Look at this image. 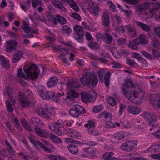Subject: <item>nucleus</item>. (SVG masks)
I'll return each instance as SVG.
<instances>
[{
    "mask_svg": "<svg viewBox=\"0 0 160 160\" xmlns=\"http://www.w3.org/2000/svg\"><path fill=\"white\" fill-rule=\"evenodd\" d=\"M136 85L130 79L126 80L122 85V89L125 97L128 99L132 100L137 98H140L143 96V93L141 89L137 91L133 89Z\"/></svg>",
    "mask_w": 160,
    "mask_h": 160,
    "instance_id": "f257e3e1",
    "label": "nucleus"
},
{
    "mask_svg": "<svg viewBox=\"0 0 160 160\" xmlns=\"http://www.w3.org/2000/svg\"><path fill=\"white\" fill-rule=\"evenodd\" d=\"M24 71L27 74V76L24 75V73L22 72V68H19L18 72L19 77L23 78L26 79H30L31 80H33L37 78L38 75V73L39 71V69L35 65H32Z\"/></svg>",
    "mask_w": 160,
    "mask_h": 160,
    "instance_id": "f03ea898",
    "label": "nucleus"
},
{
    "mask_svg": "<svg viewBox=\"0 0 160 160\" xmlns=\"http://www.w3.org/2000/svg\"><path fill=\"white\" fill-rule=\"evenodd\" d=\"M81 83L84 86L91 87L97 84L98 79L94 73L87 72L84 73L80 78Z\"/></svg>",
    "mask_w": 160,
    "mask_h": 160,
    "instance_id": "7ed1b4c3",
    "label": "nucleus"
},
{
    "mask_svg": "<svg viewBox=\"0 0 160 160\" xmlns=\"http://www.w3.org/2000/svg\"><path fill=\"white\" fill-rule=\"evenodd\" d=\"M137 145V141H128L122 144L120 148L122 150L130 152L136 148Z\"/></svg>",
    "mask_w": 160,
    "mask_h": 160,
    "instance_id": "20e7f679",
    "label": "nucleus"
},
{
    "mask_svg": "<svg viewBox=\"0 0 160 160\" xmlns=\"http://www.w3.org/2000/svg\"><path fill=\"white\" fill-rule=\"evenodd\" d=\"M98 74L99 80L102 82L103 79L105 80L104 83L105 85L108 87L109 86V78L111 73L109 72H107L105 74L104 70L101 69L99 70L98 72Z\"/></svg>",
    "mask_w": 160,
    "mask_h": 160,
    "instance_id": "39448f33",
    "label": "nucleus"
},
{
    "mask_svg": "<svg viewBox=\"0 0 160 160\" xmlns=\"http://www.w3.org/2000/svg\"><path fill=\"white\" fill-rule=\"evenodd\" d=\"M144 117L148 123L149 126L152 127L157 125V120L156 116L152 113L145 112L144 113Z\"/></svg>",
    "mask_w": 160,
    "mask_h": 160,
    "instance_id": "423d86ee",
    "label": "nucleus"
},
{
    "mask_svg": "<svg viewBox=\"0 0 160 160\" xmlns=\"http://www.w3.org/2000/svg\"><path fill=\"white\" fill-rule=\"evenodd\" d=\"M18 95L20 99L19 102L22 107L23 108H27L29 107L30 105H32V103L29 102L24 93L19 92Z\"/></svg>",
    "mask_w": 160,
    "mask_h": 160,
    "instance_id": "0eeeda50",
    "label": "nucleus"
},
{
    "mask_svg": "<svg viewBox=\"0 0 160 160\" xmlns=\"http://www.w3.org/2000/svg\"><path fill=\"white\" fill-rule=\"evenodd\" d=\"M81 95L82 101L86 103L88 102H93L96 99V95L94 96H92L85 92H82Z\"/></svg>",
    "mask_w": 160,
    "mask_h": 160,
    "instance_id": "6e6552de",
    "label": "nucleus"
},
{
    "mask_svg": "<svg viewBox=\"0 0 160 160\" xmlns=\"http://www.w3.org/2000/svg\"><path fill=\"white\" fill-rule=\"evenodd\" d=\"M87 9L88 11L96 16H97L100 12L99 7L93 2L88 5Z\"/></svg>",
    "mask_w": 160,
    "mask_h": 160,
    "instance_id": "1a4fd4ad",
    "label": "nucleus"
},
{
    "mask_svg": "<svg viewBox=\"0 0 160 160\" xmlns=\"http://www.w3.org/2000/svg\"><path fill=\"white\" fill-rule=\"evenodd\" d=\"M55 93L52 91H48V94L49 97V99L51 98L54 100L55 101L59 103L61 102L60 100L61 97L64 95V93L62 92V94L60 93H58L55 95Z\"/></svg>",
    "mask_w": 160,
    "mask_h": 160,
    "instance_id": "9d476101",
    "label": "nucleus"
},
{
    "mask_svg": "<svg viewBox=\"0 0 160 160\" xmlns=\"http://www.w3.org/2000/svg\"><path fill=\"white\" fill-rule=\"evenodd\" d=\"M39 127H36L34 128V130L36 133L40 137H48L49 136V133L47 132L45 130Z\"/></svg>",
    "mask_w": 160,
    "mask_h": 160,
    "instance_id": "9b49d317",
    "label": "nucleus"
},
{
    "mask_svg": "<svg viewBox=\"0 0 160 160\" xmlns=\"http://www.w3.org/2000/svg\"><path fill=\"white\" fill-rule=\"evenodd\" d=\"M51 3L55 8L59 9L61 11L64 12L66 11V9L60 1L58 0H54L52 1Z\"/></svg>",
    "mask_w": 160,
    "mask_h": 160,
    "instance_id": "f8f14e48",
    "label": "nucleus"
},
{
    "mask_svg": "<svg viewBox=\"0 0 160 160\" xmlns=\"http://www.w3.org/2000/svg\"><path fill=\"white\" fill-rule=\"evenodd\" d=\"M135 39L137 41V43L139 45H145L147 44L148 42V37L144 34H141L139 35Z\"/></svg>",
    "mask_w": 160,
    "mask_h": 160,
    "instance_id": "ddd939ff",
    "label": "nucleus"
},
{
    "mask_svg": "<svg viewBox=\"0 0 160 160\" xmlns=\"http://www.w3.org/2000/svg\"><path fill=\"white\" fill-rule=\"evenodd\" d=\"M36 112L39 115L47 120L50 119V117L46 112L42 108L37 107L36 109Z\"/></svg>",
    "mask_w": 160,
    "mask_h": 160,
    "instance_id": "4468645a",
    "label": "nucleus"
},
{
    "mask_svg": "<svg viewBox=\"0 0 160 160\" xmlns=\"http://www.w3.org/2000/svg\"><path fill=\"white\" fill-rule=\"evenodd\" d=\"M0 62L2 66L6 69L8 70L9 68V61L4 57L0 56Z\"/></svg>",
    "mask_w": 160,
    "mask_h": 160,
    "instance_id": "2eb2a0df",
    "label": "nucleus"
},
{
    "mask_svg": "<svg viewBox=\"0 0 160 160\" xmlns=\"http://www.w3.org/2000/svg\"><path fill=\"white\" fill-rule=\"evenodd\" d=\"M29 123L31 125H34L36 127H39L43 126L44 123L39 118L36 117H32L29 121Z\"/></svg>",
    "mask_w": 160,
    "mask_h": 160,
    "instance_id": "dca6fc26",
    "label": "nucleus"
},
{
    "mask_svg": "<svg viewBox=\"0 0 160 160\" xmlns=\"http://www.w3.org/2000/svg\"><path fill=\"white\" fill-rule=\"evenodd\" d=\"M127 110L131 113L134 115L139 114L140 111V108L137 106H129L127 108Z\"/></svg>",
    "mask_w": 160,
    "mask_h": 160,
    "instance_id": "f3484780",
    "label": "nucleus"
},
{
    "mask_svg": "<svg viewBox=\"0 0 160 160\" xmlns=\"http://www.w3.org/2000/svg\"><path fill=\"white\" fill-rule=\"evenodd\" d=\"M68 96L67 98L72 100H74V98H77L78 97L79 94L74 90L70 89L69 91L67 92Z\"/></svg>",
    "mask_w": 160,
    "mask_h": 160,
    "instance_id": "a211bd4d",
    "label": "nucleus"
},
{
    "mask_svg": "<svg viewBox=\"0 0 160 160\" xmlns=\"http://www.w3.org/2000/svg\"><path fill=\"white\" fill-rule=\"evenodd\" d=\"M147 151L152 153H158L160 152V144L152 145L148 149Z\"/></svg>",
    "mask_w": 160,
    "mask_h": 160,
    "instance_id": "6ab92c4d",
    "label": "nucleus"
},
{
    "mask_svg": "<svg viewBox=\"0 0 160 160\" xmlns=\"http://www.w3.org/2000/svg\"><path fill=\"white\" fill-rule=\"evenodd\" d=\"M102 23L104 26L108 27L110 24L109 18L108 13L106 12L103 13L102 16Z\"/></svg>",
    "mask_w": 160,
    "mask_h": 160,
    "instance_id": "aec40b11",
    "label": "nucleus"
},
{
    "mask_svg": "<svg viewBox=\"0 0 160 160\" xmlns=\"http://www.w3.org/2000/svg\"><path fill=\"white\" fill-rule=\"evenodd\" d=\"M103 38L106 43L111 44L112 43L113 41L112 37L110 34L109 31H108L106 32Z\"/></svg>",
    "mask_w": 160,
    "mask_h": 160,
    "instance_id": "412c9836",
    "label": "nucleus"
},
{
    "mask_svg": "<svg viewBox=\"0 0 160 160\" xmlns=\"http://www.w3.org/2000/svg\"><path fill=\"white\" fill-rule=\"evenodd\" d=\"M22 55V51H17L12 57L13 63H15L19 61Z\"/></svg>",
    "mask_w": 160,
    "mask_h": 160,
    "instance_id": "4be33fe9",
    "label": "nucleus"
},
{
    "mask_svg": "<svg viewBox=\"0 0 160 160\" xmlns=\"http://www.w3.org/2000/svg\"><path fill=\"white\" fill-rule=\"evenodd\" d=\"M127 31L129 32V36L132 38H134L137 35L135 29L134 27L128 25L127 26Z\"/></svg>",
    "mask_w": 160,
    "mask_h": 160,
    "instance_id": "5701e85b",
    "label": "nucleus"
},
{
    "mask_svg": "<svg viewBox=\"0 0 160 160\" xmlns=\"http://www.w3.org/2000/svg\"><path fill=\"white\" fill-rule=\"evenodd\" d=\"M114 153L112 152H106L103 155V158L105 160H117L116 158L112 157Z\"/></svg>",
    "mask_w": 160,
    "mask_h": 160,
    "instance_id": "b1692460",
    "label": "nucleus"
},
{
    "mask_svg": "<svg viewBox=\"0 0 160 160\" xmlns=\"http://www.w3.org/2000/svg\"><path fill=\"white\" fill-rule=\"evenodd\" d=\"M158 9H160V2H157L154 5V8L150 11V17L151 16H154L156 15V12L157 11Z\"/></svg>",
    "mask_w": 160,
    "mask_h": 160,
    "instance_id": "393cba45",
    "label": "nucleus"
},
{
    "mask_svg": "<svg viewBox=\"0 0 160 160\" xmlns=\"http://www.w3.org/2000/svg\"><path fill=\"white\" fill-rule=\"evenodd\" d=\"M22 28L26 33L31 32V30H33V28L29 26L28 24L25 21L22 22Z\"/></svg>",
    "mask_w": 160,
    "mask_h": 160,
    "instance_id": "a878e982",
    "label": "nucleus"
},
{
    "mask_svg": "<svg viewBox=\"0 0 160 160\" xmlns=\"http://www.w3.org/2000/svg\"><path fill=\"white\" fill-rule=\"evenodd\" d=\"M136 23L137 25L141 29L147 32L151 30V28L149 26L139 22H137Z\"/></svg>",
    "mask_w": 160,
    "mask_h": 160,
    "instance_id": "bb28decb",
    "label": "nucleus"
},
{
    "mask_svg": "<svg viewBox=\"0 0 160 160\" xmlns=\"http://www.w3.org/2000/svg\"><path fill=\"white\" fill-rule=\"evenodd\" d=\"M139 44L137 43V41L134 39L129 41L128 47L133 50H137L138 48L137 45Z\"/></svg>",
    "mask_w": 160,
    "mask_h": 160,
    "instance_id": "cd10ccee",
    "label": "nucleus"
},
{
    "mask_svg": "<svg viewBox=\"0 0 160 160\" xmlns=\"http://www.w3.org/2000/svg\"><path fill=\"white\" fill-rule=\"evenodd\" d=\"M58 82V79L55 77H51L49 79L47 84L48 87H51L54 86Z\"/></svg>",
    "mask_w": 160,
    "mask_h": 160,
    "instance_id": "c85d7f7f",
    "label": "nucleus"
},
{
    "mask_svg": "<svg viewBox=\"0 0 160 160\" xmlns=\"http://www.w3.org/2000/svg\"><path fill=\"white\" fill-rule=\"evenodd\" d=\"M74 30L76 32L77 35H84V30L80 26L78 25H76L74 28Z\"/></svg>",
    "mask_w": 160,
    "mask_h": 160,
    "instance_id": "c756f323",
    "label": "nucleus"
},
{
    "mask_svg": "<svg viewBox=\"0 0 160 160\" xmlns=\"http://www.w3.org/2000/svg\"><path fill=\"white\" fill-rule=\"evenodd\" d=\"M88 46L92 49H95L97 50L100 48L99 45L96 42L92 41H90V42L88 43Z\"/></svg>",
    "mask_w": 160,
    "mask_h": 160,
    "instance_id": "7c9ffc66",
    "label": "nucleus"
},
{
    "mask_svg": "<svg viewBox=\"0 0 160 160\" xmlns=\"http://www.w3.org/2000/svg\"><path fill=\"white\" fill-rule=\"evenodd\" d=\"M111 50L113 56L115 58H120V53L117 49L115 47L113 46L111 48Z\"/></svg>",
    "mask_w": 160,
    "mask_h": 160,
    "instance_id": "2f4dec72",
    "label": "nucleus"
},
{
    "mask_svg": "<svg viewBox=\"0 0 160 160\" xmlns=\"http://www.w3.org/2000/svg\"><path fill=\"white\" fill-rule=\"evenodd\" d=\"M56 16V19L57 20V21L62 25L66 23V20L63 17L58 14Z\"/></svg>",
    "mask_w": 160,
    "mask_h": 160,
    "instance_id": "473e14b6",
    "label": "nucleus"
},
{
    "mask_svg": "<svg viewBox=\"0 0 160 160\" xmlns=\"http://www.w3.org/2000/svg\"><path fill=\"white\" fill-rule=\"evenodd\" d=\"M68 88H78L79 86L76 81H69L67 84Z\"/></svg>",
    "mask_w": 160,
    "mask_h": 160,
    "instance_id": "72a5a7b5",
    "label": "nucleus"
},
{
    "mask_svg": "<svg viewBox=\"0 0 160 160\" xmlns=\"http://www.w3.org/2000/svg\"><path fill=\"white\" fill-rule=\"evenodd\" d=\"M11 119L12 120L11 121L14 125L16 126V128H18L19 127L20 124L18 120V119L14 116L13 114L11 115Z\"/></svg>",
    "mask_w": 160,
    "mask_h": 160,
    "instance_id": "f704fd0d",
    "label": "nucleus"
},
{
    "mask_svg": "<svg viewBox=\"0 0 160 160\" xmlns=\"http://www.w3.org/2000/svg\"><path fill=\"white\" fill-rule=\"evenodd\" d=\"M74 108L76 109L79 115L80 113L83 114L86 112L84 108L80 105H75L74 107Z\"/></svg>",
    "mask_w": 160,
    "mask_h": 160,
    "instance_id": "c9c22d12",
    "label": "nucleus"
},
{
    "mask_svg": "<svg viewBox=\"0 0 160 160\" xmlns=\"http://www.w3.org/2000/svg\"><path fill=\"white\" fill-rule=\"evenodd\" d=\"M69 150L72 153L77 154L78 152L77 148L75 145H71L68 147Z\"/></svg>",
    "mask_w": 160,
    "mask_h": 160,
    "instance_id": "e433bc0d",
    "label": "nucleus"
},
{
    "mask_svg": "<svg viewBox=\"0 0 160 160\" xmlns=\"http://www.w3.org/2000/svg\"><path fill=\"white\" fill-rule=\"evenodd\" d=\"M48 158L51 160H66L65 158L58 155H50Z\"/></svg>",
    "mask_w": 160,
    "mask_h": 160,
    "instance_id": "4c0bfd02",
    "label": "nucleus"
},
{
    "mask_svg": "<svg viewBox=\"0 0 160 160\" xmlns=\"http://www.w3.org/2000/svg\"><path fill=\"white\" fill-rule=\"evenodd\" d=\"M84 126L86 128H88V130L92 129H93L95 126V122L93 121L89 120L88 122V123L86 124Z\"/></svg>",
    "mask_w": 160,
    "mask_h": 160,
    "instance_id": "58836bf2",
    "label": "nucleus"
},
{
    "mask_svg": "<svg viewBox=\"0 0 160 160\" xmlns=\"http://www.w3.org/2000/svg\"><path fill=\"white\" fill-rule=\"evenodd\" d=\"M70 114L72 117L74 118H77L79 116V114L75 108L71 109L69 111Z\"/></svg>",
    "mask_w": 160,
    "mask_h": 160,
    "instance_id": "ea45409f",
    "label": "nucleus"
},
{
    "mask_svg": "<svg viewBox=\"0 0 160 160\" xmlns=\"http://www.w3.org/2000/svg\"><path fill=\"white\" fill-rule=\"evenodd\" d=\"M69 5L73 10L76 11H78L79 8L77 4L73 0H72L71 2H69Z\"/></svg>",
    "mask_w": 160,
    "mask_h": 160,
    "instance_id": "a19ab883",
    "label": "nucleus"
},
{
    "mask_svg": "<svg viewBox=\"0 0 160 160\" xmlns=\"http://www.w3.org/2000/svg\"><path fill=\"white\" fill-rule=\"evenodd\" d=\"M32 5L34 8H35L38 6H42V0H32Z\"/></svg>",
    "mask_w": 160,
    "mask_h": 160,
    "instance_id": "79ce46f5",
    "label": "nucleus"
},
{
    "mask_svg": "<svg viewBox=\"0 0 160 160\" xmlns=\"http://www.w3.org/2000/svg\"><path fill=\"white\" fill-rule=\"evenodd\" d=\"M150 3L146 2L141 5L139 8V10L142 12L147 9L150 6Z\"/></svg>",
    "mask_w": 160,
    "mask_h": 160,
    "instance_id": "37998d69",
    "label": "nucleus"
},
{
    "mask_svg": "<svg viewBox=\"0 0 160 160\" xmlns=\"http://www.w3.org/2000/svg\"><path fill=\"white\" fill-rule=\"evenodd\" d=\"M108 103L112 106H115L116 104V102L114 98L112 97H110L107 98Z\"/></svg>",
    "mask_w": 160,
    "mask_h": 160,
    "instance_id": "c03bdc74",
    "label": "nucleus"
},
{
    "mask_svg": "<svg viewBox=\"0 0 160 160\" xmlns=\"http://www.w3.org/2000/svg\"><path fill=\"white\" fill-rule=\"evenodd\" d=\"M69 132L70 133L69 134V135H70L71 137L73 138H78V132L77 131L75 130H72L70 131Z\"/></svg>",
    "mask_w": 160,
    "mask_h": 160,
    "instance_id": "a18cd8bd",
    "label": "nucleus"
},
{
    "mask_svg": "<svg viewBox=\"0 0 160 160\" xmlns=\"http://www.w3.org/2000/svg\"><path fill=\"white\" fill-rule=\"evenodd\" d=\"M62 30L64 32L68 34L72 32L71 28H70L68 26L66 25L62 27Z\"/></svg>",
    "mask_w": 160,
    "mask_h": 160,
    "instance_id": "49530a36",
    "label": "nucleus"
},
{
    "mask_svg": "<svg viewBox=\"0 0 160 160\" xmlns=\"http://www.w3.org/2000/svg\"><path fill=\"white\" fill-rule=\"evenodd\" d=\"M84 150L87 152V153L90 155L94 154L95 151L92 148L88 147L84 148Z\"/></svg>",
    "mask_w": 160,
    "mask_h": 160,
    "instance_id": "de8ad7c7",
    "label": "nucleus"
},
{
    "mask_svg": "<svg viewBox=\"0 0 160 160\" xmlns=\"http://www.w3.org/2000/svg\"><path fill=\"white\" fill-rule=\"evenodd\" d=\"M103 109V108L101 105L94 107L93 109V112H100Z\"/></svg>",
    "mask_w": 160,
    "mask_h": 160,
    "instance_id": "09e8293b",
    "label": "nucleus"
},
{
    "mask_svg": "<svg viewBox=\"0 0 160 160\" xmlns=\"http://www.w3.org/2000/svg\"><path fill=\"white\" fill-rule=\"evenodd\" d=\"M19 155L24 160H32V158L28 155H25L22 152L19 153Z\"/></svg>",
    "mask_w": 160,
    "mask_h": 160,
    "instance_id": "8fccbe9b",
    "label": "nucleus"
},
{
    "mask_svg": "<svg viewBox=\"0 0 160 160\" xmlns=\"http://www.w3.org/2000/svg\"><path fill=\"white\" fill-rule=\"evenodd\" d=\"M19 155L24 160H32V158L28 155H25L22 152L19 153Z\"/></svg>",
    "mask_w": 160,
    "mask_h": 160,
    "instance_id": "3c124183",
    "label": "nucleus"
},
{
    "mask_svg": "<svg viewBox=\"0 0 160 160\" xmlns=\"http://www.w3.org/2000/svg\"><path fill=\"white\" fill-rule=\"evenodd\" d=\"M41 97L43 99L49 100V97L48 94V91H45L42 94H41Z\"/></svg>",
    "mask_w": 160,
    "mask_h": 160,
    "instance_id": "603ef678",
    "label": "nucleus"
},
{
    "mask_svg": "<svg viewBox=\"0 0 160 160\" xmlns=\"http://www.w3.org/2000/svg\"><path fill=\"white\" fill-rule=\"evenodd\" d=\"M152 53L154 57L155 58H158L160 57V52L157 49H153Z\"/></svg>",
    "mask_w": 160,
    "mask_h": 160,
    "instance_id": "864d4df0",
    "label": "nucleus"
},
{
    "mask_svg": "<svg viewBox=\"0 0 160 160\" xmlns=\"http://www.w3.org/2000/svg\"><path fill=\"white\" fill-rule=\"evenodd\" d=\"M115 138L116 141H119L125 138V136L121 134H117L114 136Z\"/></svg>",
    "mask_w": 160,
    "mask_h": 160,
    "instance_id": "5fc2aeb1",
    "label": "nucleus"
},
{
    "mask_svg": "<svg viewBox=\"0 0 160 160\" xmlns=\"http://www.w3.org/2000/svg\"><path fill=\"white\" fill-rule=\"evenodd\" d=\"M141 53L142 55L146 58L150 60H152V58L150 54L144 51H141Z\"/></svg>",
    "mask_w": 160,
    "mask_h": 160,
    "instance_id": "6e6d98bb",
    "label": "nucleus"
},
{
    "mask_svg": "<svg viewBox=\"0 0 160 160\" xmlns=\"http://www.w3.org/2000/svg\"><path fill=\"white\" fill-rule=\"evenodd\" d=\"M52 139L55 142L57 143H59L61 142V139L58 138L54 134H53L52 135Z\"/></svg>",
    "mask_w": 160,
    "mask_h": 160,
    "instance_id": "4d7b16f0",
    "label": "nucleus"
},
{
    "mask_svg": "<svg viewBox=\"0 0 160 160\" xmlns=\"http://www.w3.org/2000/svg\"><path fill=\"white\" fill-rule=\"evenodd\" d=\"M17 44V43L15 41H11V52L12 50H15L17 49L16 47Z\"/></svg>",
    "mask_w": 160,
    "mask_h": 160,
    "instance_id": "13d9d810",
    "label": "nucleus"
},
{
    "mask_svg": "<svg viewBox=\"0 0 160 160\" xmlns=\"http://www.w3.org/2000/svg\"><path fill=\"white\" fill-rule=\"evenodd\" d=\"M22 123L23 126L29 131L32 130L31 128H30L28 126V123L25 120H23L22 121Z\"/></svg>",
    "mask_w": 160,
    "mask_h": 160,
    "instance_id": "bf43d9fd",
    "label": "nucleus"
},
{
    "mask_svg": "<svg viewBox=\"0 0 160 160\" xmlns=\"http://www.w3.org/2000/svg\"><path fill=\"white\" fill-rule=\"evenodd\" d=\"M48 19L49 20L52 22L54 25H56L57 24V20L56 19V16L55 17L52 15H50L49 18H48Z\"/></svg>",
    "mask_w": 160,
    "mask_h": 160,
    "instance_id": "052dcab7",
    "label": "nucleus"
},
{
    "mask_svg": "<svg viewBox=\"0 0 160 160\" xmlns=\"http://www.w3.org/2000/svg\"><path fill=\"white\" fill-rule=\"evenodd\" d=\"M36 17L39 20L42 22H46L45 18L43 15L41 16L37 15V16H36Z\"/></svg>",
    "mask_w": 160,
    "mask_h": 160,
    "instance_id": "680f3d73",
    "label": "nucleus"
},
{
    "mask_svg": "<svg viewBox=\"0 0 160 160\" xmlns=\"http://www.w3.org/2000/svg\"><path fill=\"white\" fill-rule=\"evenodd\" d=\"M88 133L92 135H97L99 134V132L92 129L88 130Z\"/></svg>",
    "mask_w": 160,
    "mask_h": 160,
    "instance_id": "e2e57ef3",
    "label": "nucleus"
},
{
    "mask_svg": "<svg viewBox=\"0 0 160 160\" xmlns=\"http://www.w3.org/2000/svg\"><path fill=\"white\" fill-rule=\"evenodd\" d=\"M154 29V32L160 37V26L155 27Z\"/></svg>",
    "mask_w": 160,
    "mask_h": 160,
    "instance_id": "0e129e2a",
    "label": "nucleus"
},
{
    "mask_svg": "<svg viewBox=\"0 0 160 160\" xmlns=\"http://www.w3.org/2000/svg\"><path fill=\"white\" fill-rule=\"evenodd\" d=\"M37 91L38 94L41 96L42 94L44 92L42 87L41 85H39L37 88Z\"/></svg>",
    "mask_w": 160,
    "mask_h": 160,
    "instance_id": "69168bd1",
    "label": "nucleus"
},
{
    "mask_svg": "<svg viewBox=\"0 0 160 160\" xmlns=\"http://www.w3.org/2000/svg\"><path fill=\"white\" fill-rule=\"evenodd\" d=\"M55 124L59 128H62L63 127V122L61 120L59 119L58 120L57 122L55 123Z\"/></svg>",
    "mask_w": 160,
    "mask_h": 160,
    "instance_id": "338daca9",
    "label": "nucleus"
},
{
    "mask_svg": "<svg viewBox=\"0 0 160 160\" xmlns=\"http://www.w3.org/2000/svg\"><path fill=\"white\" fill-rule=\"evenodd\" d=\"M84 35H76L75 38L79 42H82L83 41V36Z\"/></svg>",
    "mask_w": 160,
    "mask_h": 160,
    "instance_id": "774afa93",
    "label": "nucleus"
}]
</instances>
